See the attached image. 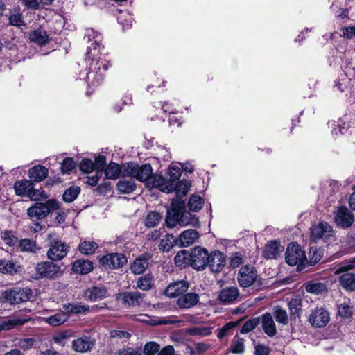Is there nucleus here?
Returning a JSON list of instances; mask_svg holds the SVG:
<instances>
[{"mask_svg": "<svg viewBox=\"0 0 355 355\" xmlns=\"http://www.w3.org/2000/svg\"><path fill=\"white\" fill-rule=\"evenodd\" d=\"M116 188L120 193H130L135 191L136 185L132 180H121L118 182Z\"/></svg>", "mask_w": 355, "mask_h": 355, "instance_id": "40", "label": "nucleus"}, {"mask_svg": "<svg viewBox=\"0 0 355 355\" xmlns=\"http://www.w3.org/2000/svg\"><path fill=\"white\" fill-rule=\"evenodd\" d=\"M179 216L178 213L172 212L168 211L165 219L166 225L168 227H174L177 224H179Z\"/></svg>", "mask_w": 355, "mask_h": 355, "instance_id": "57", "label": "nucleus"}, {"mask_svg": "<svg viewBox=\"0 0 355 355\" xmlns=\"http://www.w3.org/2000/svg\"><path fill=\"white\" fill-rule=\"evenodd\" d=\"M64 270L61 267L53 263V261H44L38 262L35 266L37 279H55L63 275Z\"/></svg>", "mask_w": 355, "mask_h": 355, "instance_id": "3", "label": "nucleus"}, {"mask_svg": "<svg viewBox=\"0 0 355 355\" xmlns=\"http://www.w3.org/2000/svg\"><path fill=\"white\" fill-rule=\"evenodd\" d=\"M352 267V264H343L335 271V274H341L338 279L340 284L349 291L355 290V272H348Z\"/></svg>", "mask_w": 355, "mask_h": 355, "instance_id": "10", "label": "nucleus"}, {"mask_svg": "<svg viewBox=\"0 0 355 355\" xmlns=\"http://www.w3.org/2000/svg\"><path fill=\"white\" fill-rule=\"evenodd\" d=\"M91 42L87 46L86 62L87 73L85 79L89 87L98 86L104 79L105 72L110 66V62L105 58L102 53L104 46L101 44L102 35L94 29H87L85 37Z\"/></svg>", "mask_w": 355, "mask_h": 355, "instance_id": "1", "label": "nucleus"}, {"mask_svg": "<svg viewBox=\"0 0 355 355\" xmlns=\"http://www.w3.org/2000/svg\"><path fill=\"white\" fill-rule=\"evenodd\" d=\"M60 169L62 173H69L75 168V162L72 158L67 157L61 162Z\"/></svg>", "mask_w": 355, "mask_h": 355, "instance_id": "59", "label": "nucleus"}, {"mask_svg": "<svg viewBox=\"0 0 355 355\" xmlns=\"http://www.w3.org/2000/svg\"><path fill=\"white\" fill-rule=\"evenodd\" d=\"M145 295L138 291L123 292L116 295V300L126 307L140 306L144 302Z\"/></svg>", "mask_w": 355, "mask_h": 355, "instance_id": "13", "label": "nucleus"}, {"mask_svg": "<svg viewBox=\"0 0 355 355\" xmlns=\"http://www.w3.org/2000/svg\"><path fill=\"white\" fill-rule=\"evenodd\" d=\"M63 309L69 314H80L89 311V306L80 302L67 303L63 305Z\"/></svg>", "mask_w": 355, "mask_h": 355, "instance_id": "32", "label": "nucleus"}, {"mask_svg": "<svg viewBox=\"0 0 355 355\" xmlns=\"http://www.w3.org/2000/svg\"><path fill=\"white\" fill-rule=\"evenodd\" d=\"M35 342V340L33 338H25L19 340L16 345L24 350H28L33 346Z\"/></svg>", "mask_w": 355, "mask_h": 355, "instance_id": "61", "label": "nucleus"}, {"mask_svg": "<svg viewBox=\"0 0 355 355\" xmlns=\"http://www.w3.org/2000/svg\"><path fill=\"white\" fill-rule=\"evenodd\" d=\"M31 41L42 46L49 42V35L45 30L42 28L31 31L29 33Z\"/></svg>", "mask_w": 355, "mask_h": 355, "instance_id": "29", "label": "nucleus"}, {"mask_svg": "<svg viewBox=\"0 0 355 355\" xmlns=\"http://www.w3.org/2000/svg\"><path fill=\"white\" fill-rule=\"evenodd\" d=\"M291 318H299L302 310V301L297 298L291 299L288 304Z\"/></svg>", "mask_w": 355, "mask_h": 355, "instance_id": "44", "label": "nucleus"}, {"mask_svg": "<svg viewBox=\"0 0 355 355\" xmlns=\"http://www.w3.org/2000/svg\"><path fill=\"white\" fill-rule=\"evenodd\" d=\"M354 220L352 211L345 206L338 207L336 211H334V222L339 227L349 228L352 227Z\"/></svg>", "mask_w": 355, "mask_h": 355, "instance_id": "12", "label": "nucleus"}, {"mask_svg": "<svg viewBox=\"0 0 355 355\" xmlns=\"http://www.w3.org/2000/svg\"><path fill=\"white\" fill-rule=\"evenodd\" d=\"M240 292L236 286H227L218 292L217 301L223 305H230L239 301Z\"/></svg>", "mask_w": 355, "mask_h": 355, "instance_id": "15", "label": "nucleus"}, {"mask_svg": "<svg viewBox=\"0 0 355 355\" xmlns=\"http://www.w3.org/2000/svg\"><path fill=\"white\" fill-rule=\"evenodd\" d=\"M225 263V255L219 250H214L209 254L207 266L213 272L218 273L222 271Z\"/></svg>", "mask_w": 355, "mask_h": 355, "instance_id": "17", "label": "nucleus"}, {"mask_svg": "<svg viewBox=\"0 0 355 355\" xmlns=\"http://www.w3.org/2000/svg\"><path fill=\"white\" fill-rule=\"evenodd\" d=\"M69 318V315L64 311H60L53 315L44 318V320L49 325L57 327L65 322Z\"/></svg>", "mask_w": 355, "mask_h": 355, "instance_id": "33", "label": "nucleus"}, {"mask_svg": "<svg viewBox=\"0 0 355 355\" xmlns=\"http://www.w3.org/2000/svg\"><path fill=\"white\" fill-rule=\"evenodd\" d=\"M154 285V278L150 274H146L138 278L136 288L144 291L150 290Z\"/></svg>", "mask_w": 355, "mask_h": 355, "instance_id": "34", "label": "nucleus"}, {"mask_svg": "<svg viewBox=\"0 0 355 355\" xmlns=\"http://www.w3.org/2000/svg\"><path fill=\"white\" fill-rule=\"evenodd\" d=\"M28 197L32 200L37 201L46 199L49 196L43 189H33L31 185Z\"/></svg>", "mask_w": 355, "mask_h": 355, "instance_id": "48", "label": "nucleus"}, {"mask_svg": "<svg viewBox=\"0 0 355 355\" xmlns=\"http://www.w3.org/2000/svg\"><path fill=\"white\" fill-rule=\"evenodd\" d=\"M83 296L88 301L96 302L107 297L109 293L107 288L104 286H94L86 289Z\"/></svg>", "mask_w": 355, "mask_h": 355, "instance_id": "18", "label": "nucleus"}, {"mask_svg": "<svg viewBox=\"0 0 355 355\" xmlns=\"http://www.w3.org/2000/svg\"><path fill=\"white\" fill-rule=\"evenodd\" d=\"M272 314L278 324L282 326H286L288 324V315L287 311L282 307L279 306H275Z\"/></svg>", "mask_w": 355, "mask_h": 355, "instance_id": "36", "label": "nucleus"}, {"mask_svg": "<svg viewBox=\"0 0 355 355\" xmlns=\"http://www.w3.org/2000/svg\"><path fill=\"white\" fill-rule=\"evenodd\" d=\"M8 19L9 24L12 26L19 27L25 25L23 15L19 8L10 12Z\"/></svg>", "mask_w": 355, "mask_h": 355, "instance_id": "41", "label": "nucleus"}, {"mask_svg": "<svg viewBox=\"0 0 355 355\" xmlns=\"http://www.w3.org/2000/svg\"><path fill=\"white\" fill-rule=\"evenodd\" d=\"M60 208L59 202L54 199L47 200L45 203L35 202L27 209V214L30 218L42 219L46 217L51 211Z\"/></svg>", "mask_w": 355, "mask_h": 355, "instance_id": "4", "label": "nucleus"}, {"mask_svg": "<svg viewBox=\"0 0 355 355\" xmlns=\"http://www.w3.org/2000/svg\"><path fill=\"white\" fill-rule=\"evenodd\" d=\"M189 254L187 250H180L174 258L175 265L179 267H182L189 263Z\"/></svg>", "mask_w": 355, "mask_h": 355, "instance_id": "50", "label": "nucleus"}, {"mask_svg": "<svg viewBox=\"0 0 355 355\" xmlns=\"http://www.w3.org/2000/svg\"><path fill=\"white\" fill-rule=\"evenodd\" d=\"M32 296V290L28 287L7 289L2 293L3 300L10 304H18L28 302Z\"/></svg>", "mask_w": 355, "mask_h": 355, "instance_id": "6", "label": "nucleus"}, {"mask_svg": "<svg viewBox=\"0 0 355 355\" xmlns=\"http://www.w3.org/2000/svg\"><path fill=\"white\" fill-rule=\"evenodd\" d=\"M189 188V183L186 180H182L178 182L174 185V190L176 192L177 196H185L188 192Z\"/></svg>", "mask_w": 355, "mask_h": 355, "instance_id": "53", "label": "nucleus"}, {"mask_svg": "<svg viewBox=\"0 0 355 355\" xmlns=\"http://www.w3.org/2000/svg\"><path fill=\"white\" fill-rule=\"evenodd\" d=\"M48 175V169L42 165H37L31 168L28 171L29 178L35 182H40L44 180Z\"/></svg>", "mask_w": 355, "mask_h": 355, "instance_id": "30", "label": "nucleus"}, {"mask_svg": "<svg viewBox=\"0 0 355 355\" xmlns=\"http://www.w3.org/2000/svg\"><path fill=\"white\" fill-rule=\"evenodd\" d=\"M118 21L123 26V28H125V27L129 28L132 26L133 19L128 12H125L118 17Z\"/></svg>", "mask_w": 355, "mask_h": 355, "instance_id": "62", "label": "nucleus"}, {"mask_svg": "<svg viewBox=\"0 0 355 355\" xmlns=\"http://www.w3.org/2000/svg\"><path fill=\"white\" fill-rule=\"evenodd\" d=\"M93 268V262L89 260L80 259L72 264V270L76 274L86 275L90 272Z\"/></svg>", "mask_w": 355, "mask_h": 355, "instance_id": "27", "label": "nucleus"}, {"mask_svg": "<svg viewBox=\"0 0 355 355\" xmlns=\"http://www.w3.org/2000/svg\"><path fill=\"white\" fill-rule=\"evenodd\" d=\"M198 218L191 213L187 211L182 212L179 216V225L182 227L192 225L196 226L198 225Z\"/></svg>", "mask_w": 355, "mask_h": 355, "instance_id": "38", "label": "nucleus"}, {"mask_svg": "<svg viewBox=\"0 0 355 355\" xmlns=\"http://www.w3.org/2000/svg\"><path fill=\"white\" fill-rule=\"evenodd\" d=\"M200 300V296L196 293H184L180 296L176 304L180 309H190L195 306Z\"/></svg>", "mask_w": 355, "mask_h": 355, "instance_id": "21", "label": "nucleus"}, {"mask_svg": "<svg viewBox=\"0 0 355 355\" xmlns=\"http://www.w3.org/2000/svg\"><path fill=\"white\" fill-rule=\"evenodd\" d=\"M329 320V313L323 307H316L312 310L309 317V323L316 328L325 327Z\"/></svg>", "mask_w": 355, "mask_h": 355, "instance_id": "14", "label": "nucleus"}, {"mask_svg": "<svg viewBox=\"0 0 355 355\" xmlns=\"http://www.w3.org/2000/svg\"><path fill=\"white\" fill-rule=\"evenodd\" d=\"M105 175L108 179H116L120 174L123 175V169H121L119 164L114 162H111L105 168Z\"/></svg>", "mask_w": 355, "mask_h": 355, "instance_id": "39", "label": "nucleus"}, {"mask_svg": "<svg viewBox=\"0 0 355 355\" xmlns=\"http://www.w3.org/2000/svg\"><path fill=\"white\" fill-rule=\"evenodd\" d=\"M203 202L204 200L200 196L198 195H193L189 200L188 207L190 211H198L201 209Z\"/></svg>", "mask_w": 355, "mask_h": 355, "instance_id": "49", "label": "nucleus"}, {"mask_svg": "<svg viewBox=\"0 0 355 355\" xmlns=\"http://www.w3.org/2000/svg\"><path fill=\"white\" fill-rule=\"evenodd\" d=\"M305 289L308 293L320 294L327 291V286L322 282H310L306 284Z\"/></svg>", "mask_w": 355, "mask_h": 355, "instance_id": "46", "label": "nucleus"}, {"mask_svg": "<svg viewBox=\"0 0 355 355\" xmlns=\"http://www.w3.org/2000/svg\"><path fill=\"white\" fill-rule=\"evenodd\" d=\"M31 185L32 183L31 181L28 180H21L16 182L13 188L17 195L21 196H28V193L30 191Z\"/></svg>", "mask_w": 355, "mask_h": 355, "instance_id": "37", "label": "nucleus"}, {"mask_svg": "<svg viewBox=\"0 0 355 355\" xmlns=\"http://www.w3.org/2000/svg\"><path fill=\"white\" fill-rule=\"evenodd\" d=\"M257 277V269L253 266L247 264L240 268L237 281L241 287L248 288L256 282Z\"/></svg>", "mask_w": 355, "mask_h": 355, "instance_id": "8", "label": "nucleus"}, {"mask_svg": "<svg viewBox=\"0 0 355 355\" xmlns=\"http://www.w3.org/2000/svg\"><path fill=\"white\" fill-rule=\"evenodd\" d=\"M80 191V187H71L64 191L62 195V199L66 202H71L77 198Z\"/></svg>", "mask_w": 355, "mask_h": 355, "instance_id": "47", "label": "nucleus"}, {"mask_svg": "<svg viewBox=\"0 0 355 355\" xmlns=\"http://www.w3.org/2000/svg\"><path fill=\"white\" fill-rule=\"evenodd\" d=\"M209 254L204 248L195 247L189 254V264L196 270H203L209 263Z\"/></svg>", "mask_w": 355, "mask_h": 355, "instance_id": "7", "label": "nucleus"}, {"mask_svg": "<svg viewBox=\"0 0 355 355\" xmlns=\"http://www.w3.org/2000/svg\"><path fill=\"white\" fill-rule=\"evenodd\" d=\"M137 321L149 324L151 325H160V324H175L177 321L173 320L160 319L158 318H151L148 315H139L135 319Z\"/></svg>", "mask_w": 355, "mask_h": 355, "instance_id": "31", "label": "nucleus"}, {"mask_svg": "<svg viewBox=\"0 0 355 355\" xmlns=\"http://www.w3.org/2000/svg\"><path fill=\"white\" fill-rule=\"evenodd\" d=\"M153 169L150 164H144L141 166L132 162L127 163L123 166V176L130 177L139 181L144 182L151 178Z\"/></svg>", "mask_w": 355, "mask_h": 355, "instance_id": "2", "label": "nucleus"}, {"mask_svg": "<svg viewBox=\"0 0 355 355\" xmlns=\"http://www.w3.org/2000/svg\"><path fill=\"white\" fill-rule=\"evenodd\" d=\"M261 326L264 333L268 336L272 337L276 334V326L270 313H266L261 316Z\"/></svg>", "mask_w": 355, "mask_h": 355, "instance_id": "26", "label": "nucleus"}, {"mask_svg": "<svg viewBox=\"0 0 355 355\" xmlns=\"http://www.w3.org/2000/svg\"><path fill=\"white\" fill-rule=\"evenodd\" d=\"M338 311L339 316L345 320L351 318L352 315V307L346 303L338 305Z\"/></svg>", "mask_w": 355, "mask_h": 355, "instance_id": "54", "label": "nucleus"}, {"mask_svg": "<svg viewBox=\"0 0 355 355\" xmlns=\"http://www.w3.org/2000/svg\"><path fill=\"white\" fill-rule=\"evenodd\" d=\"M53 236L51 234L48 235L49 243L46 256L51 261H56L62 260L67 256L69 250V246L60 240L53 239Z\"/></svg>", "mask_w": 355, "mask_h": 355, "instance_id": "5", "label": "nucleus"}, {"mask_svg": "<svg viewBox=\"0 0 355 355\" xmlns=\"http://www.w3.org/2000/svg\"><path fill=\"white\" fill-rule=\"evenodd\" d=\"M95 340L90 336H83L72 341L71 346L74 351L85 353L90 351L94 346Z\"/></svg>", "mask_w": 355, "mask_h": 355, "instance_id": "20", "label": "nucleus"}, {"mask_svg": "<svg viewBox=\"0 0 355 355\" xmlns=\"http://www.w3.org/2000/svg\"><path fill=\"white\" fill-rule=\"evenodd\" d=\"M199 238V234L196 230L188 229L183 231L178 239L180 247H189L193 245Z\"/></svg>", "mask_w": 355, "mask_h": 355, "instance_id": "23", "label": "nucleus"}, {"mask_svg": "<svg viewBox=\"0 0 355 355\" xmlns=\"http://www.w3.org/2000/svg\"><path fill=\"white\" fill-rule=\"evenodd\" d=\"M174 243L178 245V239L175 238L173 234H168L160 241L159 248L161 250L169 252L173 247Z\"/></svg>", "mask_w": 355, "mask_h": 355, "instance_id": "45", "label": "nucleus"}, {"mask_svg": "<svg viewBox=\"0 0 355 355\" xmlns=\"http://www.w3.org/2000/svg\"><path fill=\"white\" fill-rule=\"evenodd\" d=\"M151 255L148 253L144 254L135 259L131 264L130 270L135 275H141L145 272L149 266Z\"/></svg>", "mask_w": 355, "mask_h": 355, "instance_id": "22", "label": "nucleus"}, {"mask_svg": "<svg viewBox=\"0 0 355 355\" xmlns=\"http://www.w3.org/2000/svg\"><path fill=\"white\" fill-rule=\"evenodd\" d=\"M334 230L332 227L326 222H321L313 225L311 230V239L313 242L320 240L327 242L334 237Z\"/></svg>", "mask_w": 355, "mask_h": 355, "instance_id": "9", "label": "nucleus"}, {"mask_svg": "<svg viewBox=\"0 0 355 355\" xmlns=\"http://www.w3.org/2000/svg\"><path fill=\"white\" fill-rule=\"evenodd\" d=\"M305 258V254L297 243H290L286 252V261L291 266H295Z\"/></svg>", "mask_w": 355, "mask_h": 355, "instance_id": "16", "label": "nucleus"}, {"mask_svg": "<svg viewBox=\"0 0 355 355\" xmlns=\"http://www.w3.org/2000/svg\"><path fill=\"white\" fill-rule=\"evenodd\" d=\"M160 349V345L156 342L150 341L145 344L143 352L145 355H154Z\"/></svg>", "mask_w": 355, "mask_h": 355, "instance_id": "56", "label": "nucleus"}, {"mask_svg": "<svg viewBox=\"0 0 355 355\" xmlns=\"http://www.w3.org/2000/svg\"><path fill=\"white\" fill-rule=\"evenodd\" d=\"M79 168L81 171L85 173H92L95 170L94 162L89 159H83L80 163Z\"/></svg>", "mask_w": 355, "mask_h": 355, "instance_id": "60", "label": "nucleus"}, {"mask_svg": "<svg viewBox=\"0 0 355 355\" xmlns=\"http://www.w3.org/2000/svg\"><path fill=\"white\" fill-rule=\"evenodd\" d=\"M259 324V319L254 318L246 321L240 329V333L245 334L254 329Z\"/></svg>", "mask_w": 355, "mask_h": 355, "instance_id": "52", "label": "nucleus"}, {"mask_svg": "<svg viewBox=\"0 0 355 355\" xmlns=\"http://www.w3.org/2000/svg\"><path fill=\"white\" fill-rule=\"evenodd\" d=\"M25 322L26 321L24 320L21 319H12L4 321L2 323L0 322V331L2 329H11L17 325L24 324Z\"/></svg>", "mask_w": 355, "mask_h": 355, "instance_id": "55", "label": "nucleus"}, {"mask_svg": "<svg viewBox=\"0 0 355 355\" xmlns=\"http://www.w3.org/2000/svg\"><path fill=\"white\" fill-rule=\"evenodd\" d=\"M94 164V169L97 172L103 171L105 170V166L106 164V159L104 155H98L95 158L94 162H93Z\"/></svg>", "mask_w": 355, "mask_h": 355, "instance_id": "64", "label": "nucleus"}, {"mask_svg": "<svg viewBox=\"0 0 355 355\" xmlns=\"http://www.w3.org/2000/svg\"><path fill=\"white\" fill-rule=\"evenodd\" d=\"M244 349V339L235 336L231 344L230 352L233 354H242Z\"/></svg>", "mask_w": 355, "mask_h": 355, "instance_id": "51", "label": "nucleus"}, {"mask_svg": "<svg viewBox=\"0 0 355 355\" xmlns=\"http://www.w3.org/2000/svg\"><path fill=\"white\" fill-rule=\"evenodd\" d=\"M17 247L21 252L30 253H35L40 249L35 241L28 239H24L19 241Z\"/></svg>", "mask_w": 355, "mask_h": 355, "instance_id": "35", "label": "nucleus"}, {"mask_svg": "<svg viewBox=\"0 0 355 355\" xmlns=\"http://www.w3.org/2000/svg\"><path fill=\"white\" fill-rule=\"evenodd\" d=\"M344 72L349 78H355V62L353 60H346L345 61Z\"/></svg>", "mask_w": 355, "mask_h": 355, "instance_id": "58", "label": "nucleus"}, {"mask_svg": "<svg viewBox=\"0 0 355 355\" xmlns=\"http://www.w3.org/2000/svg\"><path fill=\"white\" fill-rule=\"evenodd\" d=\"M189 288V283L187 281H177L171 283L165 289V294L168 297H180L186 293Z\"/></svg>", "mask_w": 355, "mask_h": 355, "instance_id": "19", "label": "nucleus"}, {"mask_svg": "<svg viewBox=\"0 0 355 355\" xmlns=\"http://www.w3.org/2000/svg\"><path fill=\"white\" fill-rule=\"evenodd\" d=\"M168 173L170 177V181L173 183V182L177 181L181 176V169L178 166H171L168 168Z\"/></svg>", "mask_w": 355, "mask_h": 355, "instance_id": "63", "label": "nucleus"}, {"mask_svg": "<svg viewBox=\"0 0 355 355\" xmlns=\"http://www.w3.org/2000/svg\"><path fill=\"white\" fill-rule=\"evenodd\" d=\"M153 187L158 188L160 191L169 193L174 190V184L167 180L164 177L160 175L155 174L151 177Z\"/></svg>", "mask_w": 355, "mask_h": 355, "instance_id": "24", "label": "nucleus"}, {"mask_svg": "<svg viewBox=\"0 0 355 355\" xmlns=\"http://www.w3.org/2000/svg\"><path fill=\"white\" fill-rule=\"evenodd\" d=\"M162 218V215L156 211H150L145 218L144 224L147 227L157 226Z\"/></svg>", "mask_w": 355, "mask_h": 355, "instance_id": "42", "label": "nucleus"}, {"mask_svg": "<svg viewBox=\"0 0 355 355\" xmlns=\"http://www.w3.org/2000/svg\"><path fill=\"white\" fill-rule=\"evenodd\" d=\"M99 263L105 269L116 270L127 263V258L122 253H108L100 259Z\"/></svg>", "mask_w": 355, "mask_h": 355, "instance_id": "11", "label": "nucleus"}, {"mask_svg": "<svg viewBox=\"0 0 355 355\" xmlns=\"http://www.w3.org/2000/svg\"><path fill=\"white\" fill-rule=\"evenodd\" d=\"M283 250L284 248L279 242L272 241L266 244L263 251V257L267 259H276Z\"/></svg>", "mask_w": 355, "mask_h": 355, "instance_id": "25", "label": "nucleus"}, {"mask_svg": "<svg viewBox=\"0 0 355 355\" xmlns=\"http://www.w3.org/2000/svg\"><path fill=\"white\" fill-rule=\"evenodd\" d=\"M98 248V245L94 241H84L79 244L78 249L80 253L85 255H90Z\"/></svg>", "mask_w": 355, "mask_h": 355, "instance_id": "43", "label": "nucleus"}, {"mask_svg": "<svg viewBox=\"0 0 355 355\" xmlns=\"http://www.w3.org/2000/svg\"><path fill=\"white\" fill-rule=\"evenodd\" d=\"M21 266L12 260L0 259V272L2 274L13 275L18 272Z\"/></svg>", "mask_w": 355, "mask_h": 355, "instance_id": "28", "label": "nucleus"}]
</instances>
